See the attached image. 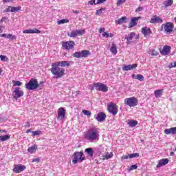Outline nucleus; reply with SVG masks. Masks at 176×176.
Instances as JSON below:
<instances>
[{"instance_id":"25","label":"nucleus","mask_w":176,"mask_h":176,"mask_svg":"<svg viewBox=\"0 0 176 176\" xmlns=\"http://www.w3.org/2000/svg\"><path fill=\"white\" fill-rule=\"evenodd\" d=\"M85 152L89 156V157H93V155H94L93 148H87L85 149Z\"/></svg>"},{"instance_id":"40","label":"nucleus","mask_w":176,"mask_h":176,"mask_svg":"<svg viewBox=\"0 0 176 176\" xmlns=\"http://www.w3.org/2000/svg\"><path fill=\"white\" fill-rule=\"evenodd\" d=\"M7 38L10 39V41H14V40H16V36L9 34L7 36Z\"/></svg>"},{"instance_id":"5","label":"nucleus","mask_w":176,"mask_h":176,"mask_svg":"<svg viewBox=\"0 0 176 176\" xmlns=\"http://www.w3.org/2000/svg\"><path fill=\"white\" fill-rule=\"evenodd\" d=\"M91 53L89 50H82L79 52H76L72 54V56L75 58H86V57H89Z\"/></svg>"},{"instance_id":"37","label":"nucleus","mask_w":176,"mask_h":176,"mask_svg":"<svg viewBox=\"0 0 176 176\" xmlns=\"http://www.w3.org/2000/svg\"><path fill=\"white\" fill-rule=\"evenodd\" d=\"M67 23H69L68 19H61L57 21V24L60 25V24H65Z\"/></svg>"},{"instance_id":"22","label":"nucleus","mask_w":176,"mask_h":176,"mask_svg":"<svg viewBox=\"0 0 176 176\" xmlns=\"http://www.w3.org/2000/svg\"><path fill=\"white\" fill-rule=\"evenodd\" d=\"M173 3H174V1L173 0H166L162 4V8H168V6H171Z\"/></svg>"},{"instance_id":"44","label":"nucleus","mask_w":176,"mask_h":176,"mask_svg":"<svg viewBox=\"0 0 176 176\" xmlns=\"http://www.w3.org/2000/svg\"><path fill=\"white\" fill-rule=\"evenodd\" d=\"M112 156H113V154L107 153V154L105 155L104 158L106 159V160H108V159H111L112 157Z\"/></svg>"},{"instance_id":"41","label":"nucleus","mask_w":176,"mask_h":176,"mask_svg":"<svg viewBox=\"0 0 176 176\" xmlns=\"http://www.w3.org/2000/svg\"><path fill=\"white\" fill-rule=\"evenodd\" d=\"M41 131L38 130V131H32V134L34 137L36 136V135H39V134H41Z\"/></svg>"},{"instance_id":"54","label":"nucleus","mask_w":176,"mask_h":176,"mask_svg":"<svg viewBox=\"0 0 176 176\" xmlns=\"http://www.w3.org/2000/svg\"><path fill=\"white\" fill-rule=\"evenodd\" d=\"M142 10H144V8H142V7H138V8L136 9L135 12H142Z\"/></svg>"},{"instance_id":"34","label":"nucleus","mask_w":176,"mask_h":176,"mask_svg":"<svg viewBox=\"0 0 176 176\" xmlns=\"http://www.w3.org/2000/svg\"><path fill=\"white\" fill-rule=\"evenodd\" d=\"M127 19V18L126 16H122L120 19H118L116 21V24H123V23H124V21H126V20Z\"/></svg>"},{"instance_id":"38","label":"nucleus","mask_w":176,"mask_h":176,"mask_svg":"<svg viewBox=\"0 0 176 176\" xmlns=\"http://www.w3.org/2000/svg\"><path fill=\"white\" fill-rule=\"evenodd\" d=\"M129 159H133L134 157H140V153H132L129 155Z\"/></svg>"},{"instance_id":"42","label":"nucleus","mask_w":176,"mask_h":176,"mask_svg":"<svg viewBox=\"0 0 176 176\" xmlns=\"http://www.w3.org/2000/svg\"><path fill=\"white\" fill-rule=\"evenodd\" d=\"M12 83H14V86H21V85H23V82L19 80H13Z\"/></svg>"},{"instance_id":"56","label":"nucleus","mask_w":176,"mask_h":176,"mask_svg":"<svg viewBox=\"0 0 176 176\" xmlns=\"http://www.w3.org/2000/svg\"><path fill=\"white\" fill-rule=\"evenodd\" d=\"M105 1H107V0H97L96 3H98V5L100 3H104V2H105Z\"/></svg>"},{"instance_id":"45","label":"nucleus","mask_w":176,"mask_h":176,"mask_svg":"<svg viewBox=\"0 0 176 176\" xmlns=\"http://www.w3.org/2000/svg\"><path fill=\"white\" fill-rule=\"evenodd\" d=\"M43 87V81H41L39 83L38 82V89L39 90H42Z\"/></svg>"},{"instance_id":"21","label":"nucleus","mask_w":176,"mask_h":176,"mask_svg":"<svg viewBox=\"0 0 176 176\" xmlns=\"http://www.w3.org/2000/svg\"><path fill=\"white\" fill-rule=\"evenodd\" d=\"M165 134H176V127H172L170 129H166L164 130Z\"/></svg>"},{"instance_id":"14","label":"nucleus","mask_w":176,"mask_h":176,"mask_svg":"<svg viewBox=\"0 0 176 176\" xmlns=\"http://www.w3.org/2000/svg\"><path fill=\"white\" fill-rule=\"evenodd\" d=\"M151 24H157V23H163V19L160 18L158 16H153L150 20Z\"/></svg>"},{"instance_id":"35","label":"nucleus","mask_w":176,"mask_h":176,"mask_svg":"<svg viewBox=\"0 0 176 176\" xmlns=\"http://www.w3.org/2000/svg\"><path fill=\"white\" fill-rule=\"evenodd\" d=\"M67 35L70 38H76V36H78L76 30H72L70 33H68Z\"/></svg>"},{"instance_id":"58","label":"nucleus","mask_w":176,"mask_h":176,"mask_svg":"<svg viewBox=\"0 0 176 176\" xmlns=\"http://www.w3.org/2000/svg\"><path fill=\"white\" fill-rule=\"evenodd\" d=\"M12 10V6H8V8H7L6 9V12H11L10 10Z\"/></svg>"},{"instance_id":"61","label":"nucleus","mask_w":176,"mask_h":176,"mask_svg":"<svg viewBox=\"0 0 176 176\" xmlns=\"http://www.w3.org/2000/svg\"><path fill=\"white\" fill-rule=\"evenodd\" d=\"M122 159H130V157H129V155H128L122 156Z\"/></svg>"},{"instance_id":"13","label":"nucleus","mask_w":176,"mask_h":176,"mask_svg":"<svg viewBox=\"0 0 176 176\" xmlns=\"http://www.w3.org/2000/svg\"><path fill=\"white\" fill-rule=\"evenodd\" d=\"M27 168V166L22 164H16L14 166L13 171L14 173H16V174H19L20 173H23L24 170Z\"/></svg>"},{"instance_id":"64","label":"nucleus","mask_w":176,"mask_h":176,"mask_svg":"<svg viewBox=\"0 0 176 176\" xmlns=\"http://www.w3.org/2000/svg\"><path fill=\"white\" fill-rule=\"evenodd\" d=\"M28 133H32V131H31V129H28L26 131V133L28 134Z\"/></svg>"},{"instance_id":"32","label":"nucleus","mask_w":176,"mask_h":176,"mask_svg":"<svg viewBox=\"0 0 176 176\" xmlns=\"http://www.w3.org/2000/svg\"><path fill=\"white\" fill-rule=\"evenodd\" d=\"M8 140H10V135H1L0 136V141L1 142H3L5 141H8Z\"/></svg>"},{"instance_id":"12","label":"nucleus","mask_w":176,"mask_h":176,"mask_svg":"<svg viewBox=\"0 0 176 176\" xmlns=\"http://www.w3.org/2000/svg\"><path fill=\"white\" fill-rule=\"evenodd\" d=\"M133 38L135 41H137L139 36L138 35H135V33L134 32H131L129 34L128 36L125 37V39H126V45H131V41H133Z\"/></svg>"},{"instance_id":"2","label":"nucleus","mask_w":176,"mask_h":176,"mask_svg":"<svg viewBox=\"0 0 176 176\" xmlns=\"http://www.w3.org/2000/svg\"><path fill=\"white\" fill-rule=\"evenodd\" d=\"M52 67L51 72L53 75H55L56 78L64 76L65 69L60 67V63H52Z\"/></svg>"},{"instance_id":"16","label":"nucleus","mask_w":176,"mask_h":176,"mask_svg":"<svg viewBox=\"0 0 176 176\" xmlns=\"http://www.w3.org/2000/svg\"><path fill=\"white\" fill-rule=\"evenodd\" d=\"M96 119L98 122H104L107 119V115L102 112H99Z\"/></svg>"},{"instance_id":"55","label":"nucleus","mask_w":176,"mask_h":176,"mask_svg":"<svg viewBox=\"0 0 176 176\" xmlns=\"http://www.w3.org/2000/svg\"><path fill=\"white\" fill-rule=\"evenodd\" d=\"M168 67L169 68H175L176 67L175 62L174 63H170Z\"/></svg>"},{"instance_id":"11","label":"nucleus","mask_w":176,"mask_h":176,"mask_svg":"<svg viewBox=\"0 0 176 176\" xmlns=\"http://www.w3.org/2000/svg\"><path fill=\"white\" fill-rule=\"evenodd\" d=\"M13 97L14 100H18L20 97H23L24 96V92L21 91V88L16 87L15 90L13 91Z\"/></svg>"},{"instance_id":"3","label":"nucleus","mask_w":176,"mask_h":176,"mask_svg":"<svg viewBox=\"0 0 176 176\" xmlns=\"http://www.w3.org/2000/svg\"><path fill=\"white\" fill-rule=\"evenodd\" d=\"M160 30L162 32H165L166 34H170L171 32H173V30H174V23L171 22L163 23Z\"/></svg>"},{"instance_id":"20","label":"nucleus","mask_w":176,"mask_h":176,"mask_svg":"<svg viewBox=\"0 0 176 176\" xmlns=\"http://www.w3.org/2000/svg\"><path fill=\"white\" fill-rule=\"evenodd\" d=\"M171 50V47L168 45L164 46L162 50L161 51V54H163V56H167L168 53H170V50Z\"/></svg>"},{"instance_id":"28","label":"nucleus","mask_w":176,"mask_h":176,"mask_svg":"<svg viewBox=\"0 0 176 176\" xmlns=\"http://www.w3.org/2000/svg\"><path fill=\"white\" fill-rule=\"evenodd\" d=\"M162 94H163V89H158L154 91V96L155 98H159V97H160V96H162Z\"/></svg>"},{"instance_id":"53","label":"nucleus","mask_w":176,"mask_h":176,"mask_svg":"<svg viewBox=\"0 0 176 176\" xmlns=\"http://www.w3.org/2000/svg\"><path fill=\"white\" fill-rule=\"evenodd\" d=\"M7 21H8V17L3 16L1 18L0 23H3V21H5L6 23Z\"/></svg>"},{"instance_id":"33","label":"nucleus","mask_w":176,"mask_h":176,"mask_svg":"<svg viewBox=\"0 0 176 176\" xmlns=\"http://www.w3.org/2000/svg\"><path fill=\"white\" fill-rule=\"evenodd\" d=\"M20 10H21V6H18V7L11 6L10 12H12V13H16L17 12H20Z\"/></svg>"},{"instance_id":"26","label":"nucleus","mask_w":176,"mask_h":176,"mask_svg":"<svg viewBox=\"0 0 176 176\" xmlns=\"http://www.w3.org/2000/svg\"><path fill=\"white\" fill-rule=\"evenodd\" d=\"M55 64H59V67H69L70 63L67 60L56 62Z\"/></svg>"},{"instance_id":"7","label":"nucleus","mask_w":176,"mask_h":176,"mask_svg":"<svg viewBox=\"0 0 176 176\" xmlns=\"http://www.w3.org/2000/svg\"><path fill=\"white\" fill-rule=\"evenodd\" d=\"M74 160L72 161V163L74 164H76L78 162H83V160H86V158L83 157V152L82 151L74 153Z\"/></svg>"},{"instance_id":"62","label":"nucleus","mask_w":176,"mask_h":176,"mask_svg":"<svg viewBox=\"0 0 176 176\" xmlns=\"http://www.w3.org/2000/svg\"><path fill=\"white\" fill-rule=\"evenodd\" d=\"M109 38H113V34L112 33L109 34Z\"/></svg>"},{"instance_id":"47","label":"nucleus","mask_w":176,"mask_h":176,"mask_svg":"<svg viewBox=\"0 0 176 176\" xmlns=\"http://www.w3.org/2000/svg\"><path fill=\"white\" fill-rule=\"evenodd\" d=\"M102 35L104 38H109V34H108L107 32H103Z\"/></svg>"},{"instance_id":"51","label":"nucleus","mask_w":176,"mask_h":176,"mask_svg":"<svg viewBox=\"0 0 176 176\" xmlns=\"http://www.w3.org/2000/svg\"><path fill=\"white\" fill-rule=\"evenodd\" d=\"M32 163H39V162H41V159H39V158H34L33 160H32Z\"/></svg>"},{"instance_id":"59","label":"nucleus","mask_w":176,"mask_h":176,"mask_svg":"<svg viewBox=\"0 0 176 176\" xmlns=\"http://www.w3.org/2000/svg\"><path fill=\"white\" fill-rule=\"evenodd\" d=\"M0 36H1V38H8V35L6 34H1Z\"/></svg>"},{"instance_id":"1","label":"nucleus","mask_w":176,"mask_h":176,"mask_svg":"<svg viewBox=\"0 0 176 176\" xmlns=\"http://www.w3.org/2000/svg\"><path fill=\"white\" fill-rule=\"evenodd\" d=\"M85 138L89 140V141H98V138H100V129H90L85 134Z\"/></svg>"},{"instance_id":"43","label":"nucleus","mask_w":176,"mask_h":176,"mask_svg":"<svg viewBox=\"0 0 176 176\" xmlns=\"http://www.w3.org/2000/svg\"><path fill=\"white\" fill-rule=\"evenodd\" d=\"M82 113H84V115H86V116H91V112L87 110H82Z\"/></svg>"},{"instance_id":"17","label":"nucleus","mask_w":176,"mask_h":176,"mask_svg":"<svg viewBox=\"0 0 176 176\" xmlns=\"http://www.w3.org/2000/svg\"><path fill=\"white\" fill-rule=\"evenodd\" d=\"M58 118L61 119H65V109L63 107H60L58 110Z\"/></svg>"},{"instance_id":"49","label":"nucleus","mask_w":176,"mask_h":176,"mask_svg":"<svg viewBox=\"0 0 176 176\" xmlns=\"http://www.w3.org/2000/svg\"><path fill=\"white\" fill-rule=\"evenodd\" d=\"M126 2V0H118L117 5L119 6V5H122V3H124Z\"/></svg>"},{"instance_id":"63","label":"nucleus","mask_w":176,"mask_h":176,"mask_svg":"<svg viewBox=\"0 0 176 176\" xmlns=\"http://www.w3.org/2000/svg\"><path fill=\"white\" fill-rule=\"evenodd\" d=\"M72 12L75 13L76 14H78V13H79V11H78V10H73Z\"/></svg>"},{"instance_id":"60","label":"nucleus","mask_w":176,"mask_h":176,"mask_svg":"<svg viewBox=\"0 0 176 176\" xmlns=\"http://www.w3.org/2000/svg\"><path fill=\"white\" fill-rule=\"evenodd\" d=\"M3 2H5V3L13 2V0H3Z\"/></svg>"},{"instance_id":"48","label":"nucleus","mask_w":176,"mask_h":176,"mask_svg":"<svg viewBox=\"0 0 176 176\" xmlns=\"http://www.w3.org/2000/svg\"><path fill=\"white\" fill-rule=\"evenodd\" d=\"M97 0H91L89 1V5H98L97 2H96Z\"/></svg>"},{"instance_id":"46","label":"nucleus","mask_w":176,"mask_h":176,"mask_svg":"<svg viewBox=\"0 0 176 176\" xmlns=\"http://www.w3.org/2000/svg\"><path fill=\"white\" fill-rule=\"evenodd\" d=\"M137 168H138V166L136 164L131 165L129 168V171H131L133 170H137Z\"/></svg>"},{"instance_id":"57","label":"nucleus","mask_w":176,"mask_h":176,"mask_svg":"<svg viewBox=\"0 0 176 176\" xmlns=\"http://www.w3.org/2000/svg\"><path fill=\"white\" fill-rule=\"evenodd\" d=\"M105 31V28H100L99 29V34H102Z\"/></svg>"},{"instance_id":"24","label":"nucleus","mask_w":176,"mask_h":176,"mask_svg":"<svg viewBox=\"0 0 176 176\" xmlns=\"http://www.w3.org/2000/svg\"><path fill=\"white\" fill-rule=\"evenodd\" d=\"M140 18H133L129 23V28H133V27H135L137 25V21H138Z\"/></svg>"},{"instance_id":"39","label":"nucleus","mask_w":176,"mask_h":176,"mask_svg":"<svg viewBox=\"0 0 176 176\" xmlns=\"http://www.w3.org/2000/svg\"><path fill=\"white\" fill-rule=\"evenodd\" d=\"M148 54H151V56H157V54H159V52H157L155 50H153L148 51Z\"/></svg>"},{"instance_id":"9","label":"nucleus","mask_w":176,"mask_h":176,"mask_svg":"<svg viewBox=\"0 0 176 176\" xmlns=\"http://www.w3.org/2000/svg\"><path fill=\"white\" fill-rule=\"evenodd\" d=\"M94 87H95L96 90H98L99 91H103L104 93L108 91V87L101 82L94 83Z\"/></svg>"},{"instance_id":"6","label":"nucleus","mask_w":176,"mask_h":176,"mask_svg":"<svg viewBox=\"0 0 176 176\" xmlns=\"http://www.w3.org/2000/svg\"><path fill=\"white\" fill-rule=\"evenodd\" d=\"M124 104L128 105V107H137L138 105V99L137 98L131 97V98H126L124 100Z\"/></svg>"},{"instance_id":"10","label":"nucleus","mask_w":176,"mask_h":176,"mask_svg":"<svg viewBox=\"0 0 176 176\" xmlns=\"http://www.w3.org/2000/svg\"><path fill=\"white\" fill-rule=\"evenodd\" d=\"M107 109L112 115H118V105H116V104L110 102L108 104Z\"/></svg>"},{"instance_id":"30","label":"nucleus","mask_w":176,"mask_h":176,"mask_svg":"<svg viewBox=\"0 0 176 176\" xmlns=\"http://www.w3.org/2000/svg\"><path fill=\"white\" fill-rule=\"evenodd\" d=\"M110 50L113 54H116L118 53V49L116 48V44L115 43L111 44Z\"/></svg>"},{"instance_id":"29","label":"nucleus","mask_w":176,"mask_h":176,"mask_svg":"<svg viewBox=\"0 0 176 176\" xmlns=\"http://www.w3.org/2000/svg\"><path fill=\"white\" fill-rule=\"evenodd\" d=\"M36 149H38V146L34 144V146L29 147L28 151L30 152V153H35V152H36Z\"/></svg>"},{"instance_id":"15","label":"nucleus","mask_w":176,"mask_h":176,"mask_svg":"<svg viewBox=\"0 0 176 176\" xmlns=\"http://www.w3.org/2000/svg\"><path fill=\"white\" fill-rule=\"evenodd\" d=\"M137 67H138V65L137 63L133 64V65H124L122 67V71H131L133 69H135Z\"/></svg>"},{"instance_id":"52","label":"nucleus","mask_w":176,"mask_h":176,"mask_svg":"<svg viewBox=\"0 0 176 176\" xmlns=\"http://www.w3.org/2000/svg\"><path fill=\"white\" fill-rule=\"evenodd\" d=\"M102 10H104V9H102V8H100V9L96 11V14L97 16H98V14L102 13Z\"/></svg>"},{"instance_id":"23","label":"nucleus","mask_w":176,"mask_h":176,"mask_svg":"<svg viewBox=\"0 0 176 176\" xmlns=\"http://www.w3.org/2000/svg\"><path fill=\"white\" fill-rule=\"evenodd\" d=\"M142 32L144 34V36H149V35H151V28L144 27L142 29Z\"/></svg>"},{"instance_id":"27","label":"nucleus","mask_w":176,"mask_h":176,"mask_svg":"<svg viewBox=\"0 0 176 176\" xmlns=\"http://www.w3.org/2000/svg\"><path fill=\"white\" fill-rule=\"evenodd\" d=\"M133 79H138V80H140V82H142L144 80V76L141 74H133L132 75Z\"/></svg>"},{"instance_id":"31","label":"nucleus","mask_w":176,"mask_h":176,"mask_svg":"<svg viewBox=\"0 0 176 176\" xmlns=\"http://www.w3.org/2000/svg\"><path fill=\"white\" fill-rule=\"evenodd\" d=\"M128 124L129 127H135V126L138 124V121L131 120L129 122H128Z\"/></svg>"},{"instance_id":"4","label":"nucleus","mask_w":176,"mask_h":176,"mask_svg":"<svg viewBox=\"0 0 176 176\" xmlns=\"http://www.w3.org/2000/svg\"><path fill=\"white\" fill-rule=\"evenodd\" d=\"M38 80L36 78H31L28 83L25 85L27 90H36L38 89Z\"/></svg>"},{"instance_id":"50","label":"nucleus","mask_w":176,"mask_h":176,"mask_svg":"<svg viewBox=\"0 0 176 176\" xmlns=\"http://www.w3.org/2000/svg\"><path fill=\"white\" fill-rule=\"evenodd\" d=\"M0 58H1V61H6V59L8 58L7 57H6V56H3V55H1L0 56Z\"/></svg>"},{"instance_id":"19","label":"nucleus","mask_w":176,"mask_h":176,"mask_svg":"<svg viewBox=\"0 0 176 176\" xmlns=\"http://www.w3.org/2000/svg\"><path fill=\"white\" fill-rule=\"evenodd\" d=\"M23 34H41V30L35 28L34 30H25L23 31Z\"/></svg>"},{"instance_id":"36","label":"nucleus","mask_w":176,"mask_h":176,"mask_svg":"<svg viewBox=\"0 0 176 176\" xmlns=\"http://www.w3.org/2000/svg\"><path fill=\"white\" fill-rule=\"evenodd\" d=\"M76 32L77 33V36H82V35H85V30H76Z\"/></svg>"},{"instance_id":"18","label":"nucleus","mask_w":176,"mask_h":176,"mask_svg":"<svg viewBox=\"0 0 176 176\" xmlns=\"http://www.w3.org/2000/svg\"><path fill=\"white\" fill-rule=\"evenodd\" d=\"M166 164H168V159L164 158L159 161L157 164V168H160V167H162V166H166Z\"/></svg>"},{"instance_id":"8","label":"nucleus","mask_w":176,"mask_h":176,"mask_svg":"<svg viewBox=\"0 0 176 176\" xmlns=\"http://www.w3.org/2000/svg\"><path fill=\"white\" fill-rule=\"evenodd\" d=\"M62 47L65 50H72L75 47V42L74 41H69L62 43Z\"/></svg>"}]
</instances>
